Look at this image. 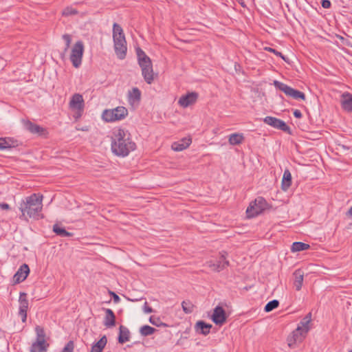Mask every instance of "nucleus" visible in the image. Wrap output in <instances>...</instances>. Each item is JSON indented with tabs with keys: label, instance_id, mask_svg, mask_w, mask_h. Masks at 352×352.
I'll return each mask as SVG.
<instances>
[{
	"label": "nucleus",
	"instance_id": "2eb2a0df",
	"mask_svg": "<svg viewBox=\"0 0 352 352\" xmlns=\"http://www.w3.org/2000/svg\"><path fill=\"white\" fill-rule=\"evenodd\" d=\"M264 122L275 129L282 130L284 132H288L290 130L289 126L283 120L272 116H267L263 120Z\"/></svg>",
	"mask_w": 352,
	"mask_h": 352
},
{
	"label": "nucleus",
	"instance_id": "20e7f679",
	"mask_svg": "<svg viewBox=\"0 0 352 352\" xmlns=\"http://www.w3.org/2000/svg\"><path fill=\"white\" fill-rule=\"evenodd\" d=\"M138 64L142 69V74L148 84H151L154 79L153 65L151 58L140 47L136 50Z\"/></svg>",
	"mask_w": 352,
	"mask_h": 352
},
{
	"label": "nucleus",
	"instance_id": "412c9836",
	"mask_svg": "<svg viewBox=\"0 0 352 352\" xmlns=\"http://www.w3.org/2000/svg\"><path fill=\"white\" fill-rule=\"evenodd\" d=\"M191 143L190 138H184L179 142H174L171 147L172 149L175 151H182L188 148Z\"/></svg>",
	"mask_w": 352,
	"mask_h": 352
},
{
	"label": "nucleus",
	"instance_id": "39448f33",
	"mask_svg": "<svg viewBox=\"0 0 352 352\" xmlns=\"http://www.w3.org/2000/svg\"><path fill=\"white\" fill-rule=\"evenodd\" d=\"M35 332L36 338L30 348V352H45L47 350L49 344L47 343L45 340V333L44 329L41 326L35 327Z\"/></svg>",
	"mask_w": 352,
	"mask_h": 352
},
{
	"label": "nucleus",
	"instance_id": "f03ea898",
	"mask_svg": "<svg viewBox=\"0 0 352 352\" xmlns=\"http://www.w3.org/2000/svg\"><path fill=\"white\" fill-rule=\"evenodd\" d=\"M43 195L39 193H34L25 197L20 204L19 209L21 211V218H29L38 219L42 218Z\"/></svg>",
	"mask_w": 352,
	"mask_h": 352
},
{
	"label": "nucleus",
	"instance_id": "2f4dec72",
	"mask_svg": "<svg viewBox=\"0 0 352 352\" xmlns=\"http://www.w3.org/2000/svg\"><path fill=\"white\" fill-rule=\"evenodd\" d=\"M309 247V245L307 243H305L302 242H294L292 245V251L295 252L306 250H308Z\"/></svg>",
	"mask_w": 352,
	"mask_h": 352
},
{
	"label": "nucleus",
	"instance_id": "72a5a7b5",
	"mask_svg": "<svg viewBox=\"0 0 352 352\" xmlns=\"http://www.w3.org/2000/svg\"><path fill=\"white\" fill-rule=\"evenodd\" d=\"M182 307L183 311L186 314L192 313L193 311L194 307H195L194 305L190 300H184L182 302Z\"/></svg>",
	"mask_w": 352,
	"mask_h": 352
},
{
	"label": "nucleus",
	"instance_id": "473e14b6",
	"mask_svg": "<svg viewBox=\"0 0 352 352\" xmlns=\"http://www.w3.org/2000/svg\"><path fill=\"white\" fill-rule=\"evenodd\" d=\"M156 329L148 325H144L140 329V333L143 336H148L152 335Z\"/></svg>",
	"mask_w": 352,
	"mask_h": 352
},
{
	"label": "nucleus",
	"instance_id": "c03bdc74",
	"mask_svg": "<svg viewBox=\"0 0 352 352\" xmlns=\"http://www.w3.org/2000/svg\"><path fill=\"white\" fill-rule=\"evenodd\" d=\"M294 116L295 118H301L302 115V113L300 112V110L298 109H296L294 111Z\"/></svg>",
	"mask_w": 352,
	"mask_h": 352
},
{
	"label": "nucleus",
	"instance_id": "a18cd8bd",
	"mask_svg": "<svg viewBox=\"0 0 352 352\" xmlns=\"http://www.w3.org/2000/svg\"><path fill=\"white\" fill-rule=\"evenodd\" d=\"M0 208L2 210H9L10 206H9V204H8L6 203H0Z\"/></svg>",
	"mask_w": 352,
	"mask_h": 352
},
{
	"label": "nucleus",
	"instance_id": "5701e85b",
	"mask_svg": "<svg viewBox=\"0 0 352 352\" xmlns=\"http://www.w3.org/2000/svg\"><path fill=\"white\" fill-rule=\"evenodd\" d=\"M342 106L347 111H352V94L344 93L342 94Z\"/></svg>",
	"mask_w": 352,
	"mask_h": 352
},
{
	"label": "nucleus",
	"instance_id": "c9c22d12",
	"mask_svg": "<svg viewBox=\"0 0 352 352\" xmlns=\"http://www.w3.org/2000/svg\"><path fill=\"white\" fill-rule=\"evenodd\" d=\"M11 140L6 138H0V150L6 149L12 146Z\"/></svg>",
	"mask_w": 352,
	"mask_h": 352
},
{
	"label": "nucleus",
	"instance_id": "4be33fe9",
	"mask_svg": "<svg viewBox=\"0 0 352 352\" xmlns=\"http://www.w3.org/2000/svg\"><path fill=\"white\" fill-rule=\"evenodd\" d=\"M294 285L297 291H300L302 286L304 274L300 270H296L294 274Z\"/></svg>",
	"mask_w": 352,
	"mask_h": 352
},
{
	"label": "nucleus",
	"instance_id": "de8ad7c7",
	"mask_svg": "<svg viewBox=\"0 0 352 352\" xmlns=\"http://www.w3.org/2000/svg\"><path fill=\"white\" fill-rule=\"evenodd\" d=\"M349 352H352V349L351 351H349Z\"/></svg>",
	"mask_w": 352,
	"mask_h": 352
},
{
	"label": "nucleus",
	"instance_id": "f3484780",
	"mask_svg": "<svg viewBox=\"0 0 352 352\" xmlns=\"http://www.w3.org/2000/svg\"><path fill=\"white\" fill-rule=\"evenodd\" d=\"M30 273V268L27 264H23L13 276V284H19L24 281Z\"/></svg>",
	"mask_w": 352,
	"mask_h": 352
},
{
	"label": "nucleus",
	"instance_id": "bb28decb",
	"mask_svg": "<svg viewBox=\"0 0 352 352\" xmlns=\"http://www.w3.org/2000/svg\"><path fill=\"white\" fill-rule=\"evenodd\" d=\"M311 320V314L309 313L305 316V318L300 321L299 325L298 327H300L301 329V331L305 333L306 334L309 330V323Z\"/></svg>",
	"mask_w": 352,
	"mask_h": 352
},
{
	"label": "nucleus",
	"instance_id": "e433bc0d",
	"mask_svg": "<svg viewBox=\"0 0 352 352\" xmlns=\"http://www.w3.org/2000/svg\"><path fill=\"white\" fill-rule=\"evenodd\" d=\"M62 14L64 16H71L78 14V11L72 7H67L63 10Z\"/></svg>",
	"mask_w": 352,
	"mask_h": 352
},
{
	"label": "nucleus",
	"instance_id": "9d476101",
	"mask_svg": "<svg viewBox=\"0 0 352 352\" xmlns=\"http://www.w3.org/2000/svg\"><path fill=\"white\" fill-rule=\"evenodd\" d=\"M84 107L85 102L82 96L80 94H74L69 102V108L76 111L74 115L76 119L81 117Z\"/></svg>",
	"mask_w": 352,
	"mask_h": 352
},
{
	"label": "nucleus",
	"instance_id": "a19ab883",
	"mask_svg": "<svg viewBox=\"0 0 352 352\" xmlns=\"http://www.w3.org/2000/svg\"><path fill=\"white\" fill-rule=\"evenodd\" d=\"M322 6L324 8H329L331 7V2L329 0H322Z\"/></svg>",
	"mask_w": 352,
	"mask_h": 352
},
{
	"label": "nucleus",
	"instance_id": "ea45409f",
	"mask_svg": "<svg viewBox=\"0 0 352 352\" xmlns=\"http://www.w3.org/2000/svg\"><path fill=\"white\" fill-rule=\"evenodd\" d=\"M143 310L146 314H149V313L153 312V309L151 307H149L148 305L147 302H145V303L144 305V307H143Z\"/></svg>",
	"mask_w": 352,
	"mask_h": 352
},
{
	"label": "nucleus",
	"instance_id": "49530a36",
	"mask_svg": "<svg viewBox=\"0 0 352 352\" xmlns=\"http://www.w3.org/2000/svg\"><path fill=\"white\" fill-rule=\"evenodd\" d=\"M347 214L350 216H352V206L349 208V210H348V212Z\"/></svg>",
	"mask_w": 352,
	"mask_h": 352
},
{
	"label": "nucleus",
	"instance_id": "37998d69",
	"mask_svg": "<svg viewBox=\"0 0 352 352\" xmlns=\"http://www.w3.org/2000/svg\"><path fill=\"white\" fill-rule=\"evenodd\" d=\"M111 294L113 296V299L114 302L118 303L120 302V298L116 294L111 292Z\"/></svg>",
	"mask_w": 352,
	"mask_h": 352
},
{
	"label": "nucleus",
	"instance_id": "7ed1b4c3",
	"mask_svg": "<svg viewBox=\"0 0 352 352\" xmlns=\"http://www.w3.org/2000/svg\"><path fill=\"white\" fill-rule=\"evenodd\" d=\"M113 40L116 56L121 60L124 59L127 51L126 41L122 27L116 23L113 25Z\"/></svg>",
	"mask_w": 352,
	"mask_h": 352
},
{
	"label": "nucleus",
	"instance_id": "cd10ccee",
	"mask_svg": "<svg viewBox=\"0 0 352 352\" xmlns=\"http://www.w3.org/2000/svg\"><path fill=\"white\" fill-rule=\"evenodd\" d=\"M62 38L65 43V47L63 51L60 53V56L62 60H65L67 56V51L70 47V44L72 43V36L68 34H65L62 36Z\"/></svg>",
	"mask_w": 352,
	"mask_h": 352
},
{
	"label": "nucleus",
	"instance_id": "c85d7f7f",
	"mask_svg": "<svg viewBox=\"0 0 352 352\" xmlns=\"http://www.w3.org/2000/svg\"><path fill=\"white\" fill-rule=\"evenodd\" d=\"M244 136L242 133H232L229 136L228 142L231 145H239L244 141Z\"/></svg>",
	"mask_w": 352,
	"mask_h": 352
},
{
	"label": "nucleus",
	"instance_id": "6e6552de",
	"mask_svg": "<svg viewBox=\"0 0 352 352\" xmlns=\"http://www.w3.org/2000/svg\"><path fill=\"white\" fill-rule=\"evenodd\" d=\"M274 85L276 89L284 92L287 96L291 97L296 100H305V95L303 92L294 89L283 82L274 80Z\"/></svg>",
	"mask_w": 352,
	"mask_h": 352
},
{
	"label": "nucleus",
	"instance_id": "f704fd0d",
	"mask_svg": "<svg viewBox=\"0 0 352 352\" xmlns=\"http://www.w3.org/2000/svg\"><path fill=\"white\" fill-rule=\"evenodd\" d=\"M279 305V302L277 300H273L267 302L264 308L265 311L270 312L274 309L277 308Z\"/></svg>",
	"mask_w": 352,
	"mask_h": 352
},
{
	"label": "nucleus",
	"instance_id": "58836bf2",
	"mask_svg": "<svg viewBox=\"0 0 352 352\" xmlns=\"http://www.w3.org/2000/svg\"><path fill=\"white\" fill-rule=\"evenodd\" d=\"M265 50L274 53L275 55L280 56L282 59L286 61L285 56H283L281 52L277 51L276 50L272 47H265Z\"/></svg>",
	"mask_w": 352,
	"mask_h": 352
},
{
	"label": "nucleus",
	"instance_id": "7c9ffc66",
	"mask_svg": "<svg viewBox=\"0 0 352 352\" xmlns=\"http://www.w3.org/2000/svg\"><path fill=\"white\" fill-rule=\"evenodd\" d=\"M53 231L56 235L61 237H69L73 236L72 233L67 232L64 228L59 226L58 224L53 226Z\"/></svg>",
	"mask_w": 352,
	"mask_h": 352
},
{
	"label": "nucleus",
	"instance_id": "79ce46f5",
	"mask_svg": "<svg viewBox=\"0 0 352 352\" xmlns=\"http://www.w3.org/2000/svg\"><path fill=\"white\" fill-rule=\"evenodd\" d=\"M159 320V318H155L154 316H151L150 318H149V322L154 324V325H156L157 326V321Z\"/></svg>",
	"mask_w": 352,
	"mask_h": 352
},
{
	"label": "nucleus",
	"instance_id": "c756f323",
	"mask_svg": "<svg viewBox=\"0 0 352 352\" xmlns=\"http://www.w3.org/2000/svg\"><path fill=\"white\" fill-rule=\"evenodd\" d=\"M141 98V91L137 87H134L129 92V100L130 103L139 102Z\"/></svg>",
	"mask_w": 352,
	"mask_h": 352
},
{
	"label": "nucleus",
	"instance_id": "4468645a",
	"mask_svg": "<svg viewBox=\"0 0 352 352\" xmlns=\"http://www.w3.org/2000/svg\"><path fill=\"white\" fill-rule=\"evenodd\" d=\"M305 336L306 333L301 331L300 327H297L287 339L288 346L290 348H295L297 344L302 342Z\"/></svg>",
	"mask_w": 352,
	"mask_h": 352
},
{
	"label": "nucleus",
	"instance_id": "b1692460",
	"mask_svg": "<svg viewBox=\"0 0 352 352\" xmlns=\"http://www.w3.org/2000/svg\"><path fill=\"white\" fill-rule=\"evenodd\" d=\"M291 185L292 174L288 169H286L283 173L281 188L283 190L286 191L291 186Z\"/></svg>",
	"mask_w": 352,
	"mask_h": 352
},
{
	"label": "nucleus",
	"instance_id": "f257e3e1",
	"mask_svg": "<svg viewBox=\"0 0 352 352\" xmlns=\"http://www.w3.org/2000/svg\"><path fill=\"white\" fill-rule=\"evenodd\" d=\"M111 147L113 153L124 157L136 149V144L127 130L117 128L112 131Z\"/></svg>",
	"mask_w": 352,
	"mask_h": 352
},
{
	"label": "nucleus",
	"instance_id": "0eeeda50",
	"mask_svg": "<svg viewBox=\"0 0 352 352\" xmlns=\"http://www.w3.org/2000/svg\"><path fill=\"white\" fill-rule=\"evenodd\" d=\"M84 53V45L81 41H78L72 47L69 59L76 68L80 67L82 63V56Z\"/></svg>",
	"mask_w": 352,
	"mask_h": 352
},
{
	"label": "nucleus",
	"instance_id": "393cba45",
	"mask_svg": "<svg viewBox=\"0 0 352 352\" xmlns=\"http://www.w3.org/2000/svg\"><path fill=\"white\" fill-rule=\"evenodd\" d=\"M107 343L106 336H103L97 342L94 343L91 349V352H102Z\"/></svg>",
	"mask_w": 352,
	"mask_h": 352
},
{
	"label": "nucleus",
	"instance_id": "a878e982",
	"mask_svg": "<svg viewBox=\"0 0 352 352\" xmlns=\"http://www.w3.org/2000/svg\"><path fill=\"white\" fill-rule=\"evenodd\" d=\"M119 336H118V342L120 344H123L129 340L130 338V331L129 330L124 326L121 325L119 328Z\"/></svg>",
	"mask_w": 352,
	"mask_h": 352
},
{
	"label": "nucleus",
	"instance_id": "6ab92c4d",
	"mask_svg": "<svg viewBox=\"0 0 352 352\" xmlns=\"http://www.w3.org/2000/svg\"><path fill=\"white\" fill-rule=\"evenodd\" d=\"M105 314L104 325L107 327H114L116 325V316L113 311L110 309H106Z\"/></svg>",
	"mask_w": 352,
	"mask_h": 352
},
{
	"label": "nucleus",
	"instance_id": "aec40b11",
	"mask_svg": "<svg viewBox=\"0 0 352 352\" xmlns=\"http://www.w3.org/2000/svg\"><path fill=\"white\" fill-rule=\"evenodd\" d=\"M211 328H212V324H207L202 320H199V321L197 322V323L195 324V329H196L197 332H198L199 333L203 334L204 336L209 334Z\"/></svg>",
	"mask_w": 352,
	"mask_h": 352
},
{
	"label": "nucleus",
	"instance_id": "1a4fd4ad",
	"mask_svg": "<svg viewBox=\"0 0 352 352\" xmlns=\"http://www.w3.org/2000/svg\"><path fill=\"white\" fill-rule=\"evenodd\" d=\"M267 207L265 199L261 197H257L254 202L251 203L246 210L248 217H254L261 214Z\"/></svg>",
	"mask_w": 352,
	"mask_h": 352
},
{
	"label": "nucleus",
	"instance_id": "9b49d317",
	"mask_svg": "<svg viewBox=\"0 0 352 352\" xmlns=\"http://www.w3.org/2000/svg\"><path fill=\"white\" fill-rule=\"evenodd\" d=\"M227 252H220V258L217 261H210L207 263L208 266L214 272H221L229 265V261L226 260Z\"/></svg>",
	"mask_w": 352,
	"mask_h": 352
},
{
	"label": "nucleus",
	"instance_id": "423d86ee",
	"mask_svg": "<svg viewBox=\"0 0 352 352\" xmlns=\"http://www.w3.org/2000/svg\"><path fill=\"white\" fill-rule=\"evenodd\" d=\"M128 115V110L124 107H118L112 109H105L102 112V118L108 122L121 120Z\"/></svg>",
	"mask_w": 352,
	"mask_h": 352
},
{
	"label": "nucleus",
	"instance_id": "4c0bfd02",
	"mask_svg": "<svg viewBox=\"0 0 352 352\" xmlns=\"http://www.w3.org/2000/svg\"><path fill=\"white\" fill-rule=\"evenodd\" d=\"M74 342L73 341H69L65 347L63 349L61 352H73L74 351Z\"/></svg>",
	"mask_w": 352,
	"mask_h": 352
},
{
	"label": "nucleus",
	"instance_id": "ddd939ff",
	"mask_svg": "<svg viewBox=\"0 0 352 352\" xmlns=\"http://www.w3.org/2000/svg\"><path fill=\"white\" fill-rule=\"evenodd\" d=\"M19 315L21 318L23 322H25L27 320V311L28 309V295L25 292H20L19 298Z\"/></svg>",
	"mask_w": 352,
	"mask_h": 352
},
{
	"label": "nucleus",
	"instance_id": "f8f14e48",
	"mask_svg": "<svg viewBox=\"0 0 352 352\" xmlns=\"http://www.w3.org/2000/svg\"><path fill=\"white\" fill-rule=\"evenodd\" d=\"M22 123L25 129L32 134H36L43 137H46L48 133L45 128L34 124L28 120H23Z\"/></svg>",
	"mask_w": 352,
	"mask_h": 352
},
{
	"label": "nucleus",
	"instance_id": "a211bd4d",
	"mask_svg": "<svg viewBox=\"0 0 352 352\" xmlns=\"http://www.w3.org/2000/svg\"><path fill=\"white\" fill-rule=\"evenodd\" d=\"M197 98L198 94L197 92H190L184 96H181L178 100V104L181 107L186 108L188 106L195 104Z\"/></svg>",
	"mask_w": 352,
	"mask_h": 352
},
{
	"label": "nucleus",
	"instance_id": "dca6fc26",
	"mask_svg": "<svg viewBox=\"0 0 352 352\" xmlns=\"http://www.w3.org/2000/svg\"><path fill=\"white\" fill-rule=\"evenodd\" d=\"M211 319L217 325L221 326L223 324L227 319V316L223 308L221 306H217L213 310Z\"/></svg>",
	"mask_w": 352,
	"mask_h": 352
}]
</instances>
